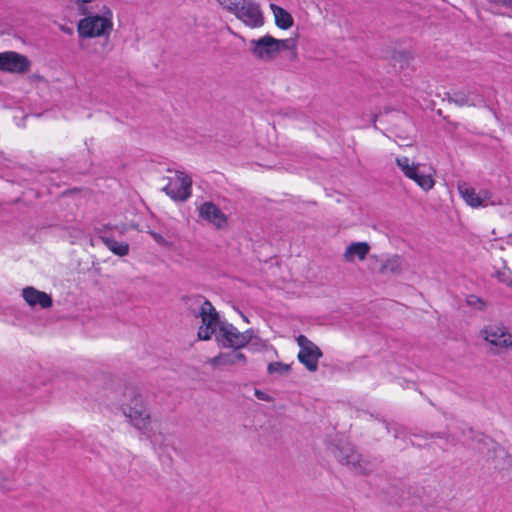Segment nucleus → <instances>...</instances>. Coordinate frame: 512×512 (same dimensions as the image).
Segmentation results:
<instances>
[{"mask_svg": "<svg viewBox=\"0 0 512 512\" xmlns=\"http://www.w3.org/2000/svg\"><path fill=\"white\" fill-rule=\"evenodd\" d=\"M124 395L128 400L122 404V411L130 424L140 431L152 444L162 443L165 437L151 426V414L143 395L134 388H127Z\"/></svg>", "mask_w": 512, "mask_h": 512, "instance_id": "1", "label": "nucleus"}, {"mask_svg": "<svg viewBox=\"0 0 512 512\" xmlns=\"http://www.w3.org/2000/svg\"><path fill=\"white\" fill-rule=\"evenodd\" d=\"M85 17L77 23V32L79 38L90 39L96 37H105L109 39V35L113 29V13L107 5H96L91 8L90 13L83 14Z\"/></svg>", "mask_w": 512, "mask_h": 512, "instance_id": "2", "label": "nucleus"}, {"mask_svg": "<svg viewBox=\"0 0 512 512\" xmlns=\"http://www.w3.org/2000/svg\"><path fill=\"white\" fill-rule=\"evenodd\" d=\"M195 302L200 307L196 316L201 317L202 322L198 330V338L200 340H209L213 334L218 333L222 322H220L219 315L209 300L198 296L195 298Z\"/></svg>", "mask_w": 512, "mask_h": 512, "instance_id": "3", "label": "nucleus"}, {"mask_svg": "<svg viewBox=\"0 0 512 512\" xmlns=\"http://www.w3.org/2000/svg\"><path fill=\"white\" fill-rule=\"evenodd\" d=\"M252 337L253 331L251 329L240 332L234 325L228 322H222L216 334V339L220 345L225 348H233L234 350H240L247 346Z\"/></svg>", "mask_w": 512, "mask_h": 512, "instance_id": "4", "label": "nucleus"}, {"mask_svg": "<svg viewBox=\"0 0 512 512\" xmlns=\"http://www.w3.org/2000/svg\"><path fill=\"white\" fill-rule=\"evenodd\" d=\"M334 456L341 464L348 466L356 473L366 475L373 470L371 462L363 459L350 443H345L342 446L336 447L334 450Z\"/></svg>", "mask_w": 512, "mask_h": 512, "instance_id": "5", "label": "nucleus"}, {"mask_svg": "<svg viewBox=\"0 0 512 512\" xmlns=\"http://www.w3.org/2000/svg\"><path fill=\"white\" fill-rule=\"evenodd\" d=\"M396 164L407 178L413 180L424 191H429L434 187L435 180L432 175L419 172L420 164L410 162L406 156L396 158Z\"/></svg>", "mask_w": 512, "mask_h": 512, "instance_id": "6", "label": "nucleus"}, {"mask_svg": "<svg viewBox=\"0 0 512 512\" xmlns=\"http://www.w3.org/2000/svg\"><path fill=\"white\" fill-rule=\"evenodd\" d=\"M296 341L300 347V351L297 355L299 362L302 363L308 371H317L318 361L323 355L320 348L304 335H299Z\"/></svg>", "mask_w": 512, "mask_h": 512, "instance_id": "7", "label": "nucleus"}, {"mask_svg": "<svg viewBox=\"0 0 512 512\" xmlns=\"http://www.w3.org/2000/svg\"><path fill=\"white\" fill-rule=\"evenodd\" d=\"M192 179L184 172L177 171L174 179H170L163 191L175 201H186L191 196Z\"/></svg>", "mask_w": 512, "mask_h": 512, "instance_id": "8", "label": "nucleus"}, {"mask_svg": "<svg viewBox=\"0 0 512 512\" xmlns=\"http://www.w3.org/2000/svg\"><path fill=\"white\" fill-rule=\"evenodd\" d=\"M31 69V61L23 54L15 51L0 53V71L11 74H25Z\"/></svg>", "mask_w": 512, "mask_h": 512, "instance_id": "9", "label": "nucleus"}, {"mask_svg": "<svg viewBox=\"0 0 512 512\" xmlns=\"http://www.w3.org/2000/svg\"><path fill=\"white\" fill-rule=\"evenodd\" d=\"M277 39L270 35H265L259 39H251L249 47L254 57L268 62L275 59L278 55Z\"/></svg>", "mask_w": 512, "mask_h": 512, "instance_id": "10", "label": "nucleus"}, {"mask_svg": "<svg viewBox=\"0 0 512 512\" xmlns=\"http://www.w3.org/2000/svg\"><path fill=\"white\" fill-rule=\"evenodd\" d=\"M458 191L460 196L467 205L472 208L485 207L491 198V192L487 189H482L478 193L466 182L458 184Z\"/></svg>", "mask_w": 512, "mask_h": 512, "instance_id": "11", "label": "nucleus"}, {"mask_svg": "<svg viewBox=\"0 0 512 512\" xmlns=\"http://www.w3.org/2000/svg\"><path fill=\"white\" fill-rule=\"evenodd\" d=\"M447 99L457 106H482L485 103L484 97L476 89L452 90L448 92Z\"/></svg>", "mask_w": 512, "mask_h": 512, "instance_id": "12", "label": "nucleus"}, {"mask_svg": "<svg viewBox=\"0 0 512 512\" xmlns=\"http://www.w3.org/2000/svg\"><path fill=\"white\" fill-rule=\"evenodd\" d=\"M199 215L218 229L227 223L226 215L213 202H204L199 208Z\"/></svg>", "mask_w": 512, "mask_h": 512, "instance_id": "13", "label": "nucleus"}, {"mask_svg": "<svg viewBox=\"0 0 512 512\" xmlns=\"http://www.w3.org/2000/svg\"><path fill=\"white\" fill-rule=\"evenodd\" d=\"M237 19L250 28H258L264 24V17L260 6L252 1L243 9Z\"/></svg>", "mask_w": 512, "mask_h": 512, "instance_id": "14", "label": "nucleus"}, {"mask_svg": "<svg viewBox=\"0 0 512 512\" xmlns=\"http://www.w3.org/2000/svg\"><path fill=\"white\" fill-rule=\"evenodd\" d=\"M22 296L26 303L35 307L39 305L41 308L46 309L52 306V298L45 292L39 291L32 286H28L22 290Z\"/></svg>", "mask_w": 512, "mask_h": 512, "instance_id": "15", "label": "nucleus"}, {"mask_svg": "<svg viewBox=\"0 0 512 512\" xmlns=\"http://www.w3.org/2000/svg\"><path fill=\"white\" fill-rule=\"evenodd\" d=\"M483 333L485 340L494 346L508 347L512 345V336L500 327H489Z\"/></svg>", "mask_w": 512, "mask_h": 512, "instance_id": "16", "label": "nucleus"}, {"mask_svg": "<svg viewBox=\"0 0 512 512\" xmlns=\"http://www.w3.org/2000/svg\"><path fill=\"white\" fill-rule=\"evenodd\" d=\"M370 251V245L367 242H353L344 252V260L353 262L356 258L360 261L364 260Z\"/></svg>", "mask_w": 512, "mask_h": 512, "instance_id": "17", "label": "nucleus"}, {"mask_svg": "<svg viewBox=\"0 0 512 512\" xmlns=\"http://www.w3.org/2000/svg\"><path fill=\"white\" fill-rule=\"evenodd\" d=\"M247 358L245 354L234 350L232 352L220 353L218 356L211 360L213 365H233L236 363L246 364Z\"/></svg>", "mask_w": 512, "mask_h": 512, "instance_id": "18", "label": "nucleus"}, {"mask_svg": "<svg viewBox=\"0 0 512 512\" xmlns=\"http://www.w3.org/2000/svg\"><path fill=\"white\" fill-rule=\"evenodd\" d=\"M273 11L276 25L281 29H288L293 25V18L285 9L276 5L270 4Z\"/></svg>", "mask_w": 512, "mask_h": 512, "instance_id": "19", "label": "nucleus"}, {"mask_svg": "<svg viewBox=\"0 0 512 512\" xmlns=\"http://www.w3.org/2000/svg\"><path fill=\"white\" fill-rule=\"evenodd\" d=\"M106 247L117 256H126L129 253V245L126 242H118L111 236H100Z\"/></svg>", "mask_w": 512, "mask_h": 512, "instance_id": "20", "label": "nucleus"}, {"mask_svg": "<svg viewBox=\"0 0 512 512\" xmlns=\"http://www.w3.org/2000/svg\"><path fill=\"white\" fill-rule=\"evenodd\" d=\"M403 269L402 258L398 255L387 259L381 266V272L399 274Z\"/></svg>", "mask_w": 512, "mask_h": 512, "instance_id": "21", "label": "nucleus"}, {"mask_svg": "<svg viewBox=\"0 0 512 512\" xmlns=\"http://www.w3.org/2000/svg\"><path fill=\"white\" fill-rule=\"evenodd\" d=\"M291 370L290 365L282 362H271L268 364L267 371L269 374H288Z\"/></svg>", "mask_w": 512, "mask_h": 512, "instance_id": "22", "label": "nucleus"}, {"mask_svg": "<svg viewBox=\"0 0 512 512\" xmlns=\"http://www.w3.org/2000/svg\"><path fill=\"white\" fill-rule=\"evenodd\" d=\"M79 14L90 13L91 8L96 7V0H72Z\"/></svg>", "mask_w": 512, "mask_h": 512, "instance_id": "23", "label": "nucleus"}, {"mask_svg": "<svg viewBox=\"0 0 512 512\" xmlns=\"http://www.w3.org/2000/svg\"><path fill=\"white\" fill-rule=\"evenodd\" d=\"M277 48H278V53L281 51V50H291V49H295V40L289 38V39H283V40H278L277 39Z\"/></svg>", "mask_w": 512, "mask_h": 512, "instance_id": "24", "label": "nucleus"}, {"mask_svg": "<svg viewBox=\"0 0 512 512\" xmlns=\"http://www.w3.org/2000/svg\"><path fill=\"white\" fill-rule=\"evenodd\" d=\"M497 278L500 282L512 287V272L510 270L499 271Z\"/></svg>", "mask_w": 512, "mask_h": 512, "instance_id": "25", "label": "nucleus"}, {"mask_svg": "<svg viewBox=\"0 0 512 512\" xmlns=\"http://www.w3.org/2000/svg\"><path fill=\"white\" fill-rule=\"evenodd\" d=\"M149 234L152 236V238L155 240V242L157 244H159L160 246H164V247L172 246V243L167 241L161 234L154 232V231H149Z\"/></svg>", "mask_w": 512, "mask_h": 512, "instance_id": "26", "label": "nucleus"}, {"mask_svg": "<svg viewBox=\"0 0 512 512\" xmlns=\"http://www.w3.org/2000/svg\"><path fill=\"white\" fill-rule=\"evenodd\" d=\"M250 1L242 0L240 3L236 4L234 9L231 11L237 18L238 15L243 11V9L249 4Z\"/></svg>", "mask_w": 512, "mask_h": 512, "instance_id": "27", "label": "nucleus"}, {"mask_svg": "<svg viewBox=\"0 0 512 512\" xmlns=\"http://www.w3.org/2000/svg\"><path fill=\"white\" fill-rule=\"evenodd\" d=\"M250 1L242 0L240 3L236 4L234 9L231 11L237 18L238 15L243 11V9L249 4Z\"/></svg>", "mask_w": 512, "mask_h": 512, "instance_id": "28", "label": "nucleus"}, {"mask_svg": "<svg viewBox=\"0 0 512 512\" xmlns=\"http://www.w3.org/2000/svg\"><path fill=\"white\" fill-rule=\"evenodd\" d=\"M467 303L470 305V306H476L477 304H479L478 308L481 309L483 306H484V303L483 301L478 298L477 296H474V295H471L467 298Z\"/></svg>", "mask_w": 512, "mask_h": 512, "instance_id": "29", "label": "nucleus"}, {"mask_svg": "<svg viewBox=\"0 0 512 512\" xmlns=\"http://www.w3.org/2000/svg\"><path fill=\"white\" fill-rule=\"evenodd\" d=\"M255 396L260 400H264V401L270 400V397L266 393H264L260 390H255Z\"/></svg>", "mask_w": 512, "mask_h": 512, "instance_id": "30", "label": "nucleus"}, {"mask_svg": "<svg viewBox=\"0 0 512 512\" xmlns=\"http://www.w3.org/2000/svg\"><path fill=\"white\" fill-rule=\"evenodd\" d=\"M487 1L491 4L502 5L504 7H505V2H507V0H487Z\"/></svg>", "mask_w": 512, "mask_h": 512, "instance_id": "31", "label": "nucleus"}, {"mask_svg": "<svg viewBox=\"0 0 512 512\" xmlns=\"http://www.w3.org/2000/svg\"><path fill=\"white\" fill-rule=\"evenodd\" d=\"M61 31L68 35L73 34V29L67 26H61Z\"/></svg>", "mask_w": 512, "mask_h": 512, "instance_id": "32", "label": "nucleus"}, {"mask_svg": "<svg viewBox=\"0 0 512 512\" xmlns=\"http://www.w3.org/2000/svg\"><path fill=\"white\" fill-rule=\"evenodd\" d=\"M394 430H395V434H394L395 438L401 437L402 430L400 428H395Z\"/></svg>", "mask_w": 512, "mask_h": 512, "instance_id": "33", "label": "nucleus"}, {"mask_svg": "<svg viewBox=\"0 0 512 512\" xmlns=\"http://www.w3.org/2000/svg\"><path fill=\"white\" fill-rule=\"evenodd\" d=\"M505 7L512 11V0H507V2H505Z\"/></svg>", "mask_w": 512, "mask_h": 512, "instance_id": "34", "label": "nucleus"}, {"mask_svg": "<svg viewBox=\"0 0 512 512\" xmlns=\"http://www.w3.org/2000/svg\"><path fill=\"white\" fill-rule=\"evenodd\" d=\"M196 297H197V296H195V297H193V298H191V297H188V300H191V299H193V300H194V303H195V304H197V303L195 302V298H196Z\"/></svg>", "mask_w": 512, "mask_h": 512, "instance_id": "35", "label": "nucleus"}]
</instances>
